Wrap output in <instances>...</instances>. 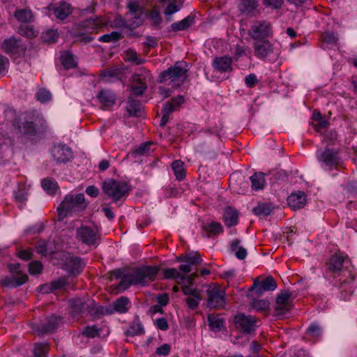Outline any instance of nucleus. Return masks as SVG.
I'll list each match as a JSON object with an SVG mask.
<instances>
[{
	"instance_id": "1",
	"label": "nucleus",
	"mask_w": 357,
	"mask_h": 357,
	"mask_svg": "<svg viewBox=\"0 0 357 357\" xmlns=\"http://www.w3.org/2000/svg\"><path fill=\"white\" fill-rule=\"evenodd\" d=\"M88 204L82 193L66 195L56 208L58 221L61 222L67 217L80 216Z\"/></svg>"
},
{
	"instance_id": "2",
	"label": "nucleus",
	"mask_w": 357,
	"mask_h": 357,
	"mask_svg": "<svg viewBox=\"0 0 357 357\" xmlns=\"http://www.w3.org/2000/svg\"><path fill=\"white\" fill-rule=\"evenodd\" d=\"M348 264H350V260L347 255L340 252L335 253L325 264V277L331 280V278L336 279L340 276H347L351 272Z\"/></svg>"
},
{
	"instance_id": "3",
	"label": "nucleus",
	"mask_w": 357,
	"mask_h": 357,
	"mask_svg": "<svg viewBox=\"0 0 357 357\" xmlns=\"http://www.w3.org/2000/svg\"><path fill=\"white\" fill-rule=\"evenodd\" d=\"M188 65L184 61H178L173 66L163 71L158 77V82L169 84H172L173 86H180L187 78Z\"/></svg>"
},
{
	"instance_id": "4",
	"label": "nucleus",
	"mask_w": 357,
	"mask_h": 357,
	"mask_svg": "<svg viewBox=\"0 0 357 357\" xmlns=\"http://www.w3.org/2000/svg\"><path fill=\"white\" fill-rule=\"evenodd\" d=\"M104 193L115 202L128 195L130 188L127 183L108 179L102 183Z\"/></svg>"
},
{
	"instance_id": "5",
	"label": "nucleus",
	"mask_w": 357,
	"mask_h": 357,
	"mask_svg": "<svg viewBox=\"0 0 357 357\" xmlns=\"http://www.w3.org/2000/svg\"><path fill=\"white\" fill-rule=\"evenodd\" d=\"M14 127L20 135L28 138L35 136L38 130L33 116L26 114H22L15 119Z\"/></svg>"
},
{
	"instance_id": "6",
	"label": "nucleus",
	"mask_w": 357,
	"mask_h": 357,
	"mask_svg": "<svg viewBox=\"0 0 357 357\" xmlns=\"http://www.w3.org/2000/svg\"><path fill=\"white\" fill-rule=\"evenodd\" d=\"M159 268L157 266H142L132 269L130 273L136 285L145 286L155 280Z\"/></svg>"
},
{
	"instance_id": "7",
	"label": "nucleus",
	"mask_w": 357,
	"mask_h": 357,
	"mask_svg": "<svg viewBox=\"0 0 357 357\" xmlns=\"http://www.w3.org/2000/svg\"><path fill=\"white\" fill-rule=\"evenodd\" d=\"M334 280V284L340 289L341 299L349 300L354 293L355 276L352 271L349 272L347 276H340Z\"/></svg>"
},
{
	"instance_id": "8",
	"label": "nucleus",
	"mask_w": 357,
	"mask_h": 357,
	"mask_svg": "<svg viewBox=\"0 0 357 357\" xmlns=\"http://www.w3.org/2000/svg\"><path fill=\"white\" fill-rule=\"evenodd\" d=\"M248 35L255 40L268 38L272 35L271 25L265 20L255 21L251 25Z\"/></svg>"
},
{
	"instance_id": "9",
	"label": "nucleus",
	"mask_w": 357,
	"mask_h": 357,
	"mask_svg": "<svg viewBox=\"0 0 357 357\" xmlns=\"http://www.w3.org/2000/svg\"><path fill=\"white\" fill-rule=\"evenodd\" d=\"M277 288V283L272 276L265 278H257L254 280L250 292H254L257 296H261L265 291H273Z\"/></svg>"
},
{
	"instance_id": "10",
	"label": "nucleus",
	"mask_w": 357,
	"mask_h": 357,
	"mask_svg": "<svg viewBox=\"0 0 357 357\" xmlns=\"http://www.w3.org/2000/svg\"><path fill=\"white\" fill-rule=\"evenodd\" d=\"M207 303L211 308H220L225 304V291L217 286H210L206 290Z\"/></svg>"
},
{
	"instance_id": "11",
	"label": "nucleus",
	"mask_w": 357,
	"mask_h": 357,
	"mask_svg": "<svg viewBox=\"0 0 357 357\" xmlns=\"http://www.w3.org/2000/svg\"><path fill=\"white\" fill-rule=\"evenodd\" d=\"M76 238L87 245H96L99 236L98 231L88 226H81L76 230Z\"/></svg>"
},
{
	"instance_id": "12",
	"label": "nucleus",
	"mask_w": 357,
	"mask_h": 357,
	"mask_svg": "<svg viewBox=\"0 0 357 357\" xmlns=\"http://www.w3.org/2000/svg\"><path fill=\"white\" fill-rule=\"evenodd\" d=\"M291 293L287 290L282 291L278 295L274 306V315L282 316L291 310Z\"/></svg>"
},
{
	"instance_id": "13",
	"label": "nucleus",
	"mask_w": 357,
	"mask_h": 357,
	"mask_svg": "<svg viewBox=\"0 0 357 357\" xmlns=\"http://www.w3.org/2000/svg\"><path fill=\"white\" fill-rule=\"evenodd\" d=\"M234 321L237 328L245 333H250L255 330L257 320L252 315L239 313L235 315Z\"/></svg>"
},
{
	"instance_id": "14",
	"label": "nucleus",
	"mask_w": 357,
	"mask_h": 357,
	"mask_svg": "<svg viewBox=\"0 0 357 357\" xmlns=\"http://www.w3.org/2000/svg\"><path fill=\"white\" fill-rule=\"evenodd\" d=\"M143 73H137L133 76V83L132 86V91L136 96L143 94L147 88L146 81L152 79L151 74L149 70L140 69Z\"/></svg>"
},
{
	"instance_id": "15",
	"label": "nucleus",
	"mask_w": 357,
	"mask_h": 357,
	"mask_svg": "<svg viewBox=\"0 0 357 357\" xmlns=\"http://www.w3.org/2000/svg\"><path fill=\"white\" fill-rule=\"evenodd\" d=\"M8 268L10 272L13 273L12 278H6L3 281V284L10 287H19L26 282L28 276L23 274L19 270V264H9Z\"/></svg>"
},
{
	"instance_id": "16",
	"label": "nucleus",
	"mask_w": 357,
	"mask_h": 357,
	"mask_svg": "<svg viewBox=\"0 0 357 357\" xmlns=\"http://www.w3.org/2000/svg\"><path fill=\"white\" fill-rule=\"evenodd\" d=\"M253 49L255 55L260 59H266L274 53L273 45L267 40L255 42Z\"/></svg>"
},
{
	"instance_id": "17",
	"label": "nucleus",
	"mask_w": 357,
	"mask_h": 357,
	"mask_svg": "<svg viewBox=\"0 0 357 357\" xmlns=\"http://www.w3.org/2000/svg\"><path fill=\"white\" fill-rule=\"evenodd\" d=\"M318 160L323 162L329 169H332L339 164L338 151L334 149H326L318 156Z\"/></svg>"
},
{
	"instance_id": "18",
	"label": "nucleus",
	"mask_w": 357,
	"mask_h": 357,
	"mask_svg": "<svg viewBox=\"0 0 357 357\" xmlns=\"http://www.w3.org/2000/svg\"><path fill=\"white\" fill-rule=\"evenodd\" d=\"M49 9L52 11L53 15L59 20H63L67 18L73 10L70 4L65 1L51 5L49 6Z\"/></svg>"
},
{
	"instance_id": "19",
	"label": "nucleus",
	"mask_w": 357,
	"mask_h": 357,
	"mask_svg": "<svg viewBox=\"0 0 357 357\" xmlns=\"http://www.w3.org/2000/svg\"><path fill=\"white\" fill-rule=\"evenodd\" d=\"M52 154L57 162H66L73 158L71 149L64 145L54 146L52 150Z\"/></svg>"
},
{
	"instance_id": "20",
	"label": "nucleus",
	"mask_w": 357,
	"mask_h": 357,
	"mask_svg": "<svg viewBox=\"0 0 357 357\" xmlns=\"http://www.w3.org/2000/svg\"><path fill=\"white\" fill-rule=\"evenodd\" d=\"M1 48L6 53L17 54L25 47L22 45L20 39L10 37L3 42Z\"/></svg>"
},
{
	"instance_id": "21",
	"label": "nucleus",
	"mask_w": 357,
	"mask_h": 357,
	"mask_svg": "<svg viewBox=\"0 0 357 357\" xmlns=\"http://www.w3.org/2000/svg\"><path fill=\"white\" fill-rule=\"evenodd\" d=\"M97 98L102 107L109 108L116 103V95L108 89H102L97 96Z\"/></svg>"
},
{
	"instance_id": "22",
	"label": "nucleus",
	"mask_w": 357,
	"mask_h": 357,
	"mask_svg": "<svg viewBox=\"0 0 357 357\" xmlns=\"http://www.w3.org/2000/svg\"><path fill=\"white\" fill-rule=\"evenodd\" d=\"M127 8L129 10V13L130 15H137V20H133V26L135 27L139 26L143 24V8L139 5L138 1H130L128 3Z\"/></svg>"
},
{
	"instance_id": "23",
	"label": "nucleus",
	"mask_w": 357,
	"mask_h": 357,
	"mask_svg": "<svg viewBox=\"0 0 357 357\" xmlns=\"http://www.w3.org/2000/svg\"><path fill=\"white\" fill-rule=\"evenodd\" d=\"M287 202L293 210L301 208L306 204L305 195L303 192L292 193L288 197Z\"/></svg>"
},
{
	"instance_id": "24",
	"label": "nucleus",
	"mask_w": 357,
	"mask_h": 357,
	"mask_svg": "<svg viewBox=\"0 0 357 357\" xmlns=\"http://www.w3.org/2000/svg\"><path fill=\"white\" fill-rule=\"evenodd\" d=\"M66 268L73 274H79L85 266V263L79 257H70L66 264Z\"/></svg>"
},
{
	"instance_id": "25",
	"label": "nucleus",
	"mask_w": 357,
	"mask_h": 357,
	"mask_svg": "<svg viewBox=\"0 0 357 357\" xmlns=\"http://www.w3.org/2000/svg\"><path fill=\"white\" fill-rule=\"evenodd\" d=\"M231 63L232 60L231 57H215L213 61V66L216 70L220 73H225L232 70Z\"/></svg>"
},
{
	"instance_id": "26",
	"label": "nucleus",
	"mask_w": 357,
	"mask_h": 357,
	"mask_svg": "<svg viewBox=\"0 0 357 357\" xmlns=\"http://www.w3.org/2000/svg\"><path fill=\"white\" fill-rule=\"evenodd\" d=\"M59 321V317L52 316L47 319L45 323L38 324L36 330L39 333L51 332L56 328Z\"/></svg>"
},
{
	"instance_id": "27",
	"label": "nucleus",
	"mask_w": 357,
	"mask_h": 357,
	"mask_svg": "<svg viewBox=\"0 0 357 357\" xmlns=\"http://www.w3.org/2000/svg\"><path fill=\"white\" fill-rule=\"evenodd\" d=\"M183 6V0H169L168 4L164 10V14L167 22L172 21V15L179 11Z\"/></svg>"
},
{
	"instance_id": "28",
	"label": "nucleus",
	"mask_w": 357,
	"mask_h": 357,
	"mask_svg": "<svg viewBox=\"0 0 357 357\" xmlns=\"http://www.w3.org/2000/svg\"><path fill=\"white\" fill-rule=\"evenodd\" d=\"M129 299L127 297L122 296L113 303V309L106 308V312L112 314L114 311H116L119 313H125L129 309Z\"/></svg>"
},
{
	"instance_id": "29",
	"label": "nucleus",
	"mask_w": 357,
	"mask_h": 357,
	"mask_svg": "<svg viewBox=\"0 0 357 357\" xmlns=\"http://www.w3.org/2000/svg\"><path fill=\"white\" fill-rule=\"evenodd\" d=\"M238 10L245 15H252L258 6L256 0H238Z\"/></svg>"
},
{
	"instance_id": "30",
	"label": "nucleus",
	"mask_w": 357,
	"mask_h": 357,
	"mask_svg": "<svg viewBox=\"0 0 357 357\" xmlns=\"http://www.w3.org/2000/svg\"><path fill=\"white\" fill-rule=\"evenodd\" d=\"M202 229L208 237L216 236L223 231L222 226L218 222H206Z\"/></svg>"
},
{
	"instance_id": "31",
	"label": "nucleus",
	"mask_w": 357,
	"mask_h": 357,
	"mask_svg": "<svg viewBox=\"0 0 357 357\" xmlns=\"http://www.w3.org/2000/svg\"><path fill=\"white\" fill-rule=\"evenodd\" d=\"M93 303V301L88 302L81 298H73L70 301V305L74 315L83 312L85 306L88 308Z\"/></svg>"
},
{
	"instance_id": "32",
	"label": "nucleus",
	"mask_w": 357,
	"mask_h": 357,
	"mask_svg": "<svg viewBox=\"0 0 357 357\" xmlns=\"http://www.w3.org/2000/svg\"><path fill=\"white\" fill-rule=\"evenodd\" d=\"M124 60L135 65H141L145 63L146 59L142 57L135 50L129 48L124 51Z\"/></svg>"
},
{
	"instance_id": "33",
	"label": "nucleus",
	"mask_w": 357,
	"mask_h": 357,
	"mask_svg": "<svg viewBox=\"0 0 357 357\" xmlns=\"http://www.w3.org/2000/svg\"><path fill=\"white\" fill-rule=\"evenodd\" d=\"M238 213L237 211L231 207L225 209L224 213V221L227 227H230L237 225Z\"/></svg>"
},
{
	"instance_id": "34",
	"label": "nucleus",
	"mask_w": 357,
	"mask_h": 357,
	"mask_svg": "<svg viewBox=\"0 0 357 357\" xmlns=\"http://www.w3.org/2000/svg\"><path fill=\"white\" fill-rule=\"evenodd\" d=\"M208 321L211 330L215 332L220 331L225 324V320L219 314H208Z\"/></svg>"
},
{
	"instance_id": "35",
	"label": "nucleus",
	"mask_w": 357,
	"mask_h": 357,
	"mask_svg": "<svg viewBox=\"0 0 357 357\" xmlns=\"http://www.w3.org/2000/svg\"><path fill=\"white\" fill-rule=\"evenodd\" d=\"M251 181V187L253 190H260L264 188L266 185V180L264 174L261 172L255 173L250 178Z\"/></svg>"
},
{
	"instance_id": "36",
	"label": "nucleus",
	"mask_w": 357,
	"mask_h": 357,
	"mask_svg": "<svg viewBox=\"0 0 357 357\" xmlns=\"http://www.w3.org/2000/svg\"><path fill=\"white\" fill-rule=\"evenodd\" d=\"M241 241L238 239H234L230 243V249L238 259H244L247 255V250L245 248L240 245Z\"/></svg>"
},
{
	"instance_id": "37",
	"label": "nucleus",
	"mask_w": 357,
	"mask_h": 357,
	"mask_svg": "<svg viewBox=\"0 0 357 357\" xmlns=\"http://www.w3.org/2000/svg\"><path fill=\"white\" fill-rule=\"evenodd\" d=\"M194 22V16L188 15L180 22L172 24L171 28L174 31H183L189 28Z\"/></svg>"
},
{
	"instance_id": "38",
	"label": "nucleus",
	"mask_w": 357,
	"mask_h": 357,
	"mask_svg": "<svg viewBox=\"0 0 357 357\" xmlns=\"http://www.w3.org/2000/svg\"><path fill=\"white\" fill-rule=\"evenodd\" d=\"M250 306L258 312L267 314L270 309V303L266 299H253Z\"/></svg>"
},
{
	"instance_id": "39",
	"label": "nucleus",
	"mask_w": 357,
	"mask_h": 357,
	"mask_svg": "<svg viewBox=\"0 0 357 357\" xmlns=\"http://www.w3.org/2000/svg\"><path fill=\"white\" fill-rule=\"evenodd\" d=\"M147 16L152 26H158L162 22L160 11L157 6L153 7L147 13Z\"/></svg>"
},
{
	"instance_id": "40",
	"label": "nucleus",
	"mask_w": 357,
	"mask_h": 357,
	"mask_svg": "<svg viewBox=\"0 0 357 357\" xmlns=\"http://www.w3.org/2000/svg\"><path fill=\"white\" fill-rule=\"evenodd\" d=\"M105 24L102 20L99 17H90L82 22V26L86 29H97Z\"/></svg>"
},
{
	"instance_id": "41",
	"label": "nucleus",
	"mask_w": 357,
	"mask_h": 357,
	"mask_svg": "<svg viewBox=\"0 0 357 357\" xmlns=\"http://www.w3.org/2000/svg\"><path fill=\"white\" fill-rule=\"evenodd\" d=\"M172 169L178 181H182L185 177L184 163L181 160H175L172 163Z\"/></svg>"
},
{
	"instance_id": "42",
	"label": "nucleus",
	"mask_w": 357,
	"mask_h": 357,
	"mask_svg": "<svg viewBox=\"0 0 357 357\" xmlns=\"http://www.w3.org/2000/svg\"><path fill=\"white\" fill-rule=\"evenodd\" d=\"M15 17L20 22L27 23L33 19V14L29 9H17L14 13Z\"/></svg>"
},
{
	"instance_id": "43",
	"label": "nucleus",
	"mask_w": 357,
	"mask_h": 357,
	"mask_svg": "<svg viewBox=\"0 0 357 357\" xmlns=\"http://www.w3.org/2000/svg\"><path fill=\"white\" fill-rule=\"evenodd\" d=\"M177 260L182 262L188 263L191 266L198 265L202 261L200 255L197 253H189L184 256H180L177 258Z\"/></svg>"
},
{
	"instance_id": "44",
	"label": "nucleus",
	"mask_w": 357,
	"mask_h": 357,
	"mask_svg": "<svg viewBox=\"0 0 357 357\" xmlns=\"http://www.w3.org/2000/svg\"><path fill=\"white\" fill-rule=\"evenodd\" d=\"M322 46L328 47V46L336 45L338 38L333 33L326 31L321 34Z\"/></svg>"
},
{
	"instance_id": "45",
	"label": "nucleus",
	"mask_w": 357,
	"mask_h": 357,
	"mask_svg": "<svg viewBox=\"0 0 357 357\" xmlns=\"http://www.w3.org/2000/svg\"><path fill=\"white\" fill-rule=\"evenodd\" d=\"M126 109L132 116H139L141 114V107L139 101L129 98Z\"/></svg>"
},
{
	"instance_id": "46",
	"label": "nucleus",
	"mask_w": 357,
	"mask_h": 357,
	"mask_svg": "<svg viewBox=\"0 0 357 357\" xmlns=\"http://www.w3.org/2000/svg\"><path fill=\"white\" fill-rule=\"evenodd\" d=\"M134 281V279L132 278V275L130 272L125 274L120 282L119 283L117 286V289L119 291H124L127 289L130 285H136L132 282Z\"/></svg>"
},
{
	"instance_id": "47",
	"label": "nucleus",
	"mask_w": 357,
	"mask_h": 357,
	"mask_svg": "<svg viewBox=\"0 0 357 357\" xmlns=\"http://www.w3.org/2000/svg\"><path fill=\"white\" fill-rule=\"evenodd\" d=\"M41 185L44 190L50 195L54 194L58 189L57 183L48 178H44L41 182Z\"/></svg>"
},
{
	"instance_id": "48",
	"label": "nucleus",
	"mask_w": 357,
	"mask_h": 357,
	"mask_svg": "<svg viewBox=\"0 0 357 357\" xmlns=\"http://www.w3.org/2000/svg\"><path fill=\"white\" fill-rule=\"evenodd\" d=\"M49 350L47 343H36L33 347V353L34 357H47Z\"/></svg>"
},
{
	"instance_id": "49",
	"label": "nucleus",
	"mask_w": 357,
	"mask_h": 357,
	"mask_svg": "<svg viewBox=\"0 0 357 357\" xmlns=\"http://www.w3.org/2000/svg\"><path fill=\"white\" fill-rule=\"evenodd\" d=\"M61 60L62 65L66 69H70L75 67L76 63L71 54L65 52L61 54Z\"/></svg>"
},
{
	"instance_id": "50",
	"label": "nucleus",
	"mask_w": 357,
	"mask_h": 357,
	"mask_svg": "<svg viewBox=\"0 0 357 357\" xmlns=\"http://www.w3.org/2000/svg\"><path fill=\"white\" fill-rule=\"evenodd\" d=\"M144 333L142 324L139 322H133L126 332L127 336L140 335Z\"/></svg>"
},
{
	"instance_id": "51",
	"label": "nucleus",
	"mask_w": 357,
	"mask_h": 357,
	"mask_svg": "<svg viewBox=\"0 0 357 357\" xmlns=\"http://www.w3.org/2000/svg\"><path fill=\"white\" fill-rule=\"evenodd\" d=\"M28 191L24 186L19 187L18 190L15 192V199L20 205L19 207H22V204L26 200Z\"/></svg>"
},
{
	"instance_id": "52",
	"label": "nucleus",
	"mask_w": 357,
	"mask_h": 357,
	"mask_svg": "<svg viewBox=\"0 0 357 357\" xmlns=\"http://www.w3.org/2000/svg\"><path fill=\"white\" fill-rule=\"evenodd\" d=\"M253 213L259 216H268L271 212L270 206L266 204H259L252 209Z\"/></svg>"
},
{
	"instance_id": "53",
	"label": "nucleus",
	"mask_w": 357,
	"mask_h": 357,
	"mask_svg": "<svg viewBox=\"0 0 357 357\" xmlns=\"http://www.w3.org/2000/svg\"><path fill=\"white\" fill-rule=\"evenodd\" d=\"M43 40L48 44L55 43L58 39L57 31L53 29H50L43 33Z\"/></svg>"
},
{
	"instance_id": "54",
	"label": "nucleus",
	"mask_w": 357,
	"mask_h": 357,
	"mask_svg": "<svg viewBox=\"0 0 357 357\" xmlns=\"http://www.w3.org/2000/svg\"><path fill=\"white\" fill-rule=\"evenodd\" d=\"M164 278L166 279H176L181 278V273L176 268H166L163 270Z\"/></svg>"
},
{
	"instance_id": "55",
	"label": "nucleus",
	"mask_w": 357,
	"mask_h": 357,
	"mask_svg": "<svg viewBox=\"0 0 357 357\" xmlns=\"http://www.w3.org/2000/svg\"><path fill=\"white\" fill-rule=\"evenodd\" d=\"M121 38V34L118 32H112L109 34H105L100 37L99 40L104 43L116 41Z\"/></svg>"
},
{
	"instance_id": "56",
	"label": "nucleus",
	"mask_w": 357,
	"mask_h": 357,
	"mask_svg": "<svg viewBox=\"0 0 357 357\" xmlns=\"http://www.w3.org/2000/svg\"><path fill=\"white\" fill-rule=\"evenodd\" d=\"M82 333L88 337L93 338L100 335V330L96 326H87Z\"/></svg>"
},
{
	"instance_id": "57",
	"label": "nucleus",
	"mask_w": 357,
	"mask_h": 357,
	"mask_svg": "<svg viewBox=\"0 0 357 357\" xmlns=\"http://www.w3.org/2000/svg\"><path fill=\"white\" fill-rule=\"evenodd\" d=\"M152 144V142H146L144 144H140L139 146L136 147L133 151L134 154L136 155H144L149 153L150 149V146Z\"/></svg>"
},
{
	"instance_id": "58",
	"label": "nucleus",
	"mask_w": 357,
	"mask_h": 357,
	"mask_svg": "<svg viewBox=\"0 0 357 357\" xmlns=\"http://www.w3.org/2000/svg\"><path fill=\"white\" fill-rule=\"evenodd\" d=\"M307 333L314 337H319L321 333V327L315 324H311L307 330Z\"/></svg>"
},
{
	"instance_id": "59",
	"label": "nucleus",
	"mask_w": 357,
	"mask_h": 357,
	"mask_svg": "<svg viewBox=\"0 0 357 357\" xmlns=\"http://www.w3.org/2000/svg\"><path fill=\"white\" fill-rule=\"evenodd\" d=\"M51 93L45 89H40L37 93L38 100L40 102H47L51 99Z\"/></svg>"
},
{
	"instance_id": "60",
	"label": "nucleus",
	"mask_w": 357,
	"mask_h": 357,
	"mask_svg": "<svg viewBox=\"0 0 357 357\" xmlns=\"http://www.w3.org/2000/svg\"><path fill=\"white\" fill-rule=\"evenodd\" d=\"M201 300L200 294L199 293L197 296L188 297L186 298L188 307L190 309H195L198 305L199 301Z\"/></svg>"
},
{
	"instance_id": "61",
	"label": "nucleus",
	"mask_w": 357,
	"mask_h": 357,
	"mask_svg": "<svg viewBox=\"0 0 357 357\" xmlns=\"http://www.w3.org/2000/svg\"><path fill=\"white\" fill-rule=\"evenodd\" d=\"M245 82L248 87L252 88L259 82L256 75L251 73L245 77Z\"/></svg>"
},
{
	"instance_id": "62",
	"label": "nucleus",
	"mask_w": 357,
	"mask_h": 357,
	"mask_svg": "<svg viewBox=\"0 0 357 357\" xmlns=\"http://www.w3.org/2000/svg\"><path fill=\"white\" fill-rule=\"evenodd\" d=\"M29 268L31 274H38L41 272L43 266L40 262L35 261L29 264Z\"/></svg>"
},
{
	"instance_id": "63",
	"label": "nucleus",
	"mask_w": 357,
	"mask_h": 357,
	"mask_svg": "<svg viewBox=\"0 0 357 357\" xmlns=\"http://www.w3.org/2000/svg\"><path fill=\"white\" fill-rule=\"evenodd\" d=\"M182 285V291L185 295H192L197 296L199 291L197 289H192V285H188L186 283L181 284Z\"/></svg>"
},
{
	"instance_id": "64",
	"label": "nucleus",
	"mask_w": 357,
	"mask_h": 357,
	"mask_svg": "<svg viewBox=\"0 0 357 357\" xmlns=\"http://www.w3.org/2000/svg\"><path fill=\"white\" fill-rule=\"evenodd\" d=\"M264 3L266 6L271 7L274 9H278L282 7L284 0H263Z\"/></svg>"
}]
</instances>
